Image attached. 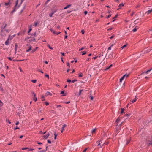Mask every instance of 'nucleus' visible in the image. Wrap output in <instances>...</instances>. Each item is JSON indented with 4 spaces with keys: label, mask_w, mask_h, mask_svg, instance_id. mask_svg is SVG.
<instances>
[{
    "label": "nucleus",
    "mask_w": 152,
    "mask_h": 152,
    "mask_svg": "<svg viewBox=\"0 0 152 152\" xmlns=\"http://www.w3.org/2000/svg\"><path fill=\"white\" fill-rule=\"evenodd\" d=\"M130 114H126L125 115V116L128 117L130 116Z\"/></svg>",
    "instance_id": "a18cd8bd"
},
{
    "label": "nucleus",
    "mask_w": 152,
    "mask_h": 152,
    "mask_svg": "<svg viewBox=\"0 0 152 152\" xmlns=\"http://www.w3.org/2000/svg\"><path fill=\"white\" fill-rule=\"evenodd\" d=\"M56 10L52 12L51 13L49 14V16L50 17H52L53 15L56 12Z\"/></svg>",
    "instance_id": "1a4fd4ad"
},
{
    "label": "nucleus",
    "mask_w": 152,
    "mask_h": 152,
    "mask_svg": "<svg viewBox=\"0 0 152 152\" xmlns=\"http://www.w3.org/2000/svg\"><path fill=\"white\" fill-rule=\"evenodd\" d=\"M77 80L76 79H75L72 81V83H74L75 82L77 81Z\"/></svg>",
    "instance_id": "c03bdc74"
},
{
    "label": "nucleus",
    "mask_w": 152,
    "mask_h": 152,
    "mask_svg": "<svg viewBox=\"0 0 152 152\" xmlns=\"http://www.w3.org/2000/svg\"><path fill=\"white\" fill-rule=\"evenodd\" d=\"M47 142L49 144H51V142L50 140H47Z\"/></svg>",
    "instance_id": "a19ab883"
},
{
    "label": "nucleus",
    "mask_w": 152,
    "mask_h": 152,
    "mask_svg": "<svg viewBox=\"0 0 152 152\" xmlns=\"http://www.w3.org/2000/svg\"><path fill=\"white\" fill-rule=\"evenodd\" d=\"M125 75H124L120 79V82H121L122 80H123L124 78L125 77Z\"/></svg>",
    "instance_id": "0eeeda50"
},
{
    "label": "nucleus",
    "mask_w": 152,
    "mask_h": 152,
    "mask_svg": "<svg viewBox=\"0 0 152 152\" xmlns=\"http://www.w3.org/2000/svg\"><path fill=\"white\" fill-rule=\"evenodd\" d=\"M61 94H64L62 96H64L66 95V93H64V91H62L61 92Z\"/></svg>",
    "instance_id": "f8f14e48"
},
{
    "label": "nucleus",
    "mask_w": 152,
    "mask_h": 152,
    "mask_svg": "<svg viewBox=\"0 0 152 152\" xmlns=\"http://www.w3.org/2000/svg\"><path fill=\"white\" fill-rule=\"evenodd\" d=\"M38 48V47H36L35 49L33 50L32 51V53H34V52H35L36 50H37V49Z\"/></svg>",
    "instance_id": "dca6fc26"
},
{
    "label": "nucleus",
    "mask_w": 152,
    "mask_h": 152,
    "mask_svg": "<svg viewBox=\"0 0 152 152\" xmlns=\"http://www.w3.org/2000/svg\"><path fill=\"white\" fill-rule=\"evenodd\" d=\"M152 12V9L151 10H149L147 12H146V13H147L148 14H150V13H151V12Z\"/></svg>",
    "instance_id": "6ab92c4d"
},
{
    "label": "nucleus",
    "mask_w": 152,
    "mask_h": 152,
    "mask_svg": "<svg viewBox=\"0 0 152 152\" xmlns=\"http://www.w3.org/2000/svg\"><path fill=\"white\" fill-rule=\"evenodd\" d=\"M121 114L124 113V109L122 108H121Z\"/></svg>",
    "instance_id": "c756f323"
},
{
    "label": "nucleus",
    "mask_w": 152,
    "mask_h": 152,
    "mask_svg": "<svg viewBox=\"0 0 152 152\" xmlns=\"http://www.w3.org/2000/svg\"><path fill=\"white\" fill-rule=\"evenodd\" d=\"M140 7V4H139L136 6V8H138V7Z\"/></svg>",
    "instance_id": "de8ad7c7"
},
{
    "label": "nucleus",
    "mask_w": 152,
    "mask_h": 152,
    "mask_svg": "<svg viewBox=\"0 0 152 152\" xmlns=\"http://www.w3.org/2000/svg\"><path fill=\"white\" fill-rule=\"evenodd\" d=\"M49 133L48 134H47L46 135H44L43 136L44 138L45 139H46L49 136Z\"/></svg>",
    "instance_id": "2eb2a0df"
},
{
    "label": "nucleus",
    "mask_w": 152,
    "mask_h": 152,
    "mask_svg": "<svg viewBox=\"0 0 152 152\" xmlns=\"http://www.w3.org/2000/svg\"><path fill=\"white\" fill-rule=\"evenodd\" d=\"M78 76L79 77H82L83 76V75L82 74H80Z\"/></svg>",
    "instance_id": "e2e57ef3"
},
{
    "label": "nucleus",
    "mask_w": 152,
    "mask_h": 152,
    "mask_svg": "<svg viewBox=\"0 0 152 152\" xmlns=\"http://www.w3.org/2000/svg\"><path fill=\"white\" fill-rule=\"evenodd\" d=\"M151 70H152V69H150L148 70L147 71H146L144 72L141 74V75H142L144 74H147V73H148V72H149Z\"/></svg>",
    "instance_id": "39448f33"
},
{
    "label": "nucleus",
    "mask_w": 152,
    "mask_h": 152,
    "mask_svg": "<svg viewBox=\"0 0 152 152\" xmlns=\"http://www.w3.org/2000/svg\"><path fill=\"white\" fill-rule=\"evenodd\" d=\"M111 14H110L108 16H107L106 17V18H109L110 17H111Z\"/></svg>",
    "instance_id": "e433bc0d"
},
{
    "label": "nucleus",
    "mask_w": 152,
    "mask_h": 152,
    "mask_svg": "<svg viewBox=\"0 0 152 152\" xmlns=\"http://www.w3.org/2000/svg\"><path fill=\"white\" fill-rule=\"evenodd\" d=\"M29 149V148L26 147V148H23L22 149V150H24L28 149Z\"/></svg>",
    "instance_id": "f704fd0d"
},
{
    "label": "nucleus",
    "mask_w": 152,
    "mask_h": 152,
    "mask_svg": "<svg viewBox=\"0 0 152 152\" xmlns=\"http://www.w3.org/2000/svg\"><path fill=\"white\" fill-rule=\"evenodd\" d=\"M127 44H126V45H124L123 46H122V47H121V48L122 49H123L124 48H125L127 46Z\"/></svg>",
    "instance_id": "a878e982"
},
{
    "label": "nucleus",
    "mask_w": 152,
    "mask_h": 152,
    "mask_svg": "<svg viewBox=\"0 0 152 152\" xmlns=\"http://www.w3.org/2000/svg\"><path fill=\"white\" fill-rule=\"evenodd\" d=\"M32 94L33 95L34 97H35L36 94L34 92L32 93Z\"/></svg>",
    "instance_id": "680f3d73"
},
{
    "label": "nucleus",
    "mask_w": 152,
    "mask_h": 152,
    "mask_svg": "<svg viewBox=\"0 0 152 152\" xmlns=\"http://www.w3.org/2000/svg\"><path fill=\"white\" fill-rule=\"evenodd\" d=\"M120 120V118H117V119H116V122H117L118 123V122H119V121Z\"/></svg>",
    "instance_id": "7c9ffc66"
},
{
    "label": "nucleus",
    "mask_w": 152,
    "mask_h": 152,
    "mask_svg": "<svg viewBox=\"0 0 152 152\" xmlns=\"http://www.w3.org/2000/svg\"><path fill=\"white\" fill-rule=\"evenodd\" d=\"M96 128H95L94 129L92 130V133H94L95 132V131L96 130Z\"/></svg>",
    "instance_id": "393cba45"
},
{
    "label": "nucleus",
    "mask_w": 152,
    "mask_h": 152,
    "mask_svg": "<svg viewBox=\"0 0 152 152\" xmlns=\"http://www.w3.org/2000/svg\"><path fill=\"white\" fill-rule=\"evenodd\" d=\"M113 46V45L112 44V45H111V46L110 47H109V48H108V50H111V47Z\"/></svg>",
    "instance_id": "8fccbe9b"
},
{
    "label": "nucleus",
    "mask_w": 152,
    "mask_h": 152,
    "mask_svg": "<svg viewBox=\"0 0 152 152\" xmlns=\"http://www.w3.org/2000/svg\"><path fill=\"white\" fill-rule=\"evenodd\" d=\"M19 129V127H16V128H14V130H16L17 129Z\"/></svg>",
    "instance_id": "0e129e2a"
},
{
    "label": "nucleus",
    "mask_w": 152,
    "mask_h": 152,
    "mask_svg": "<svg viewBox=\"0 0 152 152\" xmlns=\"http://www.w3.org/2000/svg\"><path fill=\"white\" fill-rule=\"evenodd\" d=\"M5 44L6 45H8L9 44V42L6 41L5 42Z\"/></svg>",
    "instance_id": "b1692460"
},
{
    "label": "nucleus",
    "mask_w": 152,
    "mask_h": 152,
    "mask_svg": "<svg viewBox=\"0 0 152 152\" xmlns=\"http://www.w3.org/2000/svg\"><path fill=\"white\" fill-rule=\"evenodd\" d=\"M47 45L48 47L50 49H51V50L53 49V48H52L51 47L49 44H48Z\"/></svg>",
    "instance_id": "412c9836"
},
{
    "label": "nucleus",
    "mask_w": 152,
    "mask_h": 152,
    "mask_svg": "<svg viewBox=\"0 0 152 152\" xmlns=\"http://www.w3.org/2000/svg\"><path fill=\"white\" fill-rule=\"evenodd\" d=\"M38 113H40V114L41 115L42 114L41 110H39Z\"/></svg>",
    "instance_id": "bf43d9fd"
},
{
    "label": "nucleus",
    "mask_w": 152,
    "mask_h": 152,
    "mask_svg": "<svg viewBox=\"0 0 152 152\" xmlns=\"http://www.w3.org/2000/svg\"><path fill=\"white\" fill-rule=\"evenodd\" d=\"M3 105V103H0V107H2Z\"/></svg>",
    "instance_id": "338daca9"
},
{
    "label": "nucleus",
    "mask_w": 152,
    "mask_h": 152,
    "mask_svg": "<svg viewBox=\"0 0 152 152\" xmlns=\"http://www.w3.org/2000/svg\"><path fill=\"white\" fill-rule=\"evenodd\" d=\"M45 76L47 77L48 79H49V75L48 74H46Z\"/></svg>",
    "instance_id": "37998d69"
},
{
    "label": "nucleus",
    "mask_w": 152,
    "mask_h": 152,
    "mask_svg": "<svg viewBox=\"0 0 152 152\" xmlns=\"http://www.w3.org/2000/svg\"><path fill=\"white\" fill-rule=\"evenodd\" d=\"M124 6V4L123 3H121L120 4H119V6H118V7H119V8L117 10H119V9H121V7H123Z\"/></svg>",
    "instance_id": "20e7f679"
},
{
    "label": "nucleus",
    "mask_w": 152,
    "mask_h": 152,
    "mask_svg": "<svg viewBox=\"0 0 152 152\" xmlns=\"http://www.w3.org/2000/svg\"><path fill=\"white\" fill-rule=\"evenodd\" d=\"M45 105H47H47H48L49 104V103H48V102H45Z\"/></svg>",
    "instance_id": "49530a36"
},
{
    "label": "nucleus",
    "mask_w": 152,
    "mask_h": 152,
    "mask_svg": "<svg viewBox=\"0 0 152 152\" xmlns=\"http://www.w3.org/2000/svg\"><path fill=\"white\" fill-rule=\"evenodd\" d=\"M9 3H10L9 2H8L7 3H5V5L7 6V5H9Z\"/></svg>",
    "instance_id": "864d4df0"
},
{
    "label": "nucleus",
    "mask_w": 152,
    "mask_h": 152,
    "mask_svg": "<svg viewBox=\"0 0 152 152\" xmlns=\"http://www.w3.org/2000/svg\"><path fill=\"white\" fill-rule=\"evenodd\" d=\"M32 30V28H31V27H30V28H29V31H28V34H29V32H30V31Z\"/></svg>",
    "instance_id": "4c0bfd02"
},
{
    "label": "nucleus",
    "mask_w": 152,
    "mask_h": 152,
    "mask_svg": "<svg viewBox=\"0 0 152 152\" xmlns=\"http://www.w3.org/2000/svg\"><path fill=\"white\" fill-rule=\"evenodd\" d=\"M137 98L136 97V96L135 99H133V100H132L131 101V102H132V103H134V102H136V101L137 100Z\"/></svg>",
    "instance_id": "9b49d317"
},
{
    "label": "nucleus",
    "mask_w": 152,
    "mask_h": 152,
    "mask_svg": "<svg viewBox=\"0 0 152 152\" xmlns=\"http://www.w3.org/2000/svg\"><path fill=\"white\" fill-rule=\"evenodd\" d=\"M31 82L34 83H35L36 82L37 80H31Z\"/></svg>",
    "instance_id": "c9c22d12"
},
{
    "label": "nucleus",
    "mask_w": 152,
    "mask_h": 152,
    "mask_svg": "<svg viewBox=\"0 0 152 152\" xmlns=\"http://www.w3.org/2000/svg\"><path fill=\"white\" fill-rule=\"evenodd\" d=\"M17 47H18V46L17 45V44H16L15 45V53H16V51L17 50Z\"/></svg>",
    "instance_id": "473e14b6"
},
{
    "label": "nucleus",
    "mask_w": 152,
    "mask_h": 152,
    "mask_svg": "<svg viewBox=\"0 0 152 152\" xmlns=\"http://www.w3.org/2000/svg\"><path fill=\"white\" fill-rule=\"evenodd\" d=\"M31 39H30L29 40V42H31L33 41H35V40H36V39L34 38H31Z\"/></svg>",
    "instance_id": "9d476101"
},
{
    "label": "nucleus",
    "mask_w": 152,
    "mask_h": 152,
    "mask_svg": "<svg viewBox=\"0 0 152 152\" xmlns=\"http://www.w3.org/2000/svg\"><path fill=\"white\" fill-rule=\"evenodd\" d=\"M0 90L3 91H4L2 87L1 86H0Z\"/></svg>",
    "instance_id": "cd10ccee"
},
{
    "label": "nucleus",
    "mask_w": 152,
    "mask_h": 152,
    "mask_svg": "<svg viewBox=\"0 0 152 152\" xmlns=\"http://www.w3.org/2000/svg\"><path fill=\"white\" fill-rule=\"evenodd\" d=\"M58 134H56V132H54V139H56V137L58 136Z\"/></svg>",
    "instance_id": "a211bd4d"
},
{
    "label": "nucleus",
    "mask_w": 152,
    "mask_h": 152,
    "mask_svg": "<svg viewBox=\"0 0 152 152\" xmlns=\"http://www.w3.org/2000/svg\"><path fill=\"white\" fill-rule=\"evenodd\" d=\"M67 82H69V83H70V82H72V81H71L69 79H68L67 80Z\"/></svg>",
    "instance_id": "603ef678"
},
{
    "label": "nucleus",
    "mask_w": 152,
    "mask_h": 152,
    "mask_svg": "<svg viewBox=\"0 0 152 152\" xmlns=\"http://www.w3.org/2000/svg\"><path fill=\"white\" fill-rule=\"evenodd\" d=\"M148 141L150 142L148 144V145L149 146L151 145H152V142H151V141L148 140Z\"/></svg>",
    "instance_id": "4be33fe9"
},
{
    "label": "nucleus",
    "mask_w": 152,
    "mask_h": 152,
    "mask_svg": "<svg viewBox=\"0 0 152 152\" xmlns=\"http://www.w3.org/2000/svg\"><path fill=\"white\" fill-rule=\"evenodd\" d=\"M118 16V15H116L115 17H113V19H115V18H116Z\"/></svg>",
    "instance_id": "13d9d810"
},
{
    "label": "nucleus",
    "mask_w": 152,
    "mask_h": 152,
    "mask_svg": "<svg viewBox=\"0 0 152 152\" xmlns=\"http://www.w3.org/2000/svg\"><path fill=\"white\" fill-rule=\"evenodd\" d=\"M66 126V124H64L63 125L62 127L61 128V129L62 130H64V128Z\"/></svg>",
    "instance_id": "f3484780"
},
{
    "label": "nucleus",
    "mask_w": 152,
    "mask_h": 152,
    "mask_svg": "<svg viewBox=\"0 0 152 152\" xmlns=\"http://www.w3.org/2000/svg\"><path fill=\"white\" fill-rule=\"evenodd\" d=\"M87 148H86L83 151V152H86L87 150Z\"/></svg>",
    "instance_id": "69168bd1"
},
{
    "label": "nucleus",
    "mask_w": 152,
    "mask_h": 152,
    "mask_svg": "<svg viewBox=\"0 0 152 152\" xmlns=\"http://www.w3.org/2000/svg\"><path fill=\"white\" fill-rule=\"evenodd\" d=\"M88 13V12L87 11H85L84 12V14H85V15H86L87 14V13Z\"/></svg>",
    "instance_id": "774afa93"
},
{
    "label": "nucleus",
    "mask_w": 152,
    "mask_h": 152,
    "mask_svg": "<svg viewBox=\"0 0 152 152\" xmlns=\"http://www.w3.org/2000/svg\"><path fill=\"white\" fill-rule=\"evenodd\" d=\"M6 121L7 122H8L9 124H10L11 123V122L9 120H8L7 119L6 120Z\"/></svg>",
    "instance_id": "09e8293b"
},
{
    "label": "nucleus",
    "mask_w": 152,
    "mask_h": 152,
    "mask_svg": "<svg viewBox=\"0 0 152 152\" xmlns=\"http://www.w3.org/2000/svg\"><path fill=\"white\" fill-rule=\"evenodd\" d=\"M23 0H21L20 3L18 5V0H16V2L15 7H13V10L11 12V14L13 13L15 11L16 9L18 8L20 6L21 4L22 3Z\"/></svg>",
    "instance_id": "f257e3e1"
},
{
    "label": "nucleus",
    "mask_w": 152,
    "mask_h": 152,
    "mask_svg": "<svg viewBox=\"0 0 152 152\" xmlns=\"http://www.w3.org/2000/svg\"><path fill=\"white\" fill-rule=\"evenodd\" d=\"M120 83H121L120 84V87H121L123 88L124 86L125 83H121V82Z\"/></svg>",
    "instance_id": "6e6552de"
},
{
    "label": "nucleus",
    "mask_w": 152,
    "mask_h": 152,
    "mask_svg": "<svg viewBox=\"0 0 152 152\" xmlns=\"http://www.w3.org/2000/svg\"><path fill=\"white\" fill-rule=\"evenodd\" d=\"M50 31L51 32H53V34H56V33L55 31H54L53 30H52V29H50Z\"/></svg>",
    "instance_id": "2f4dec72"
},
{
    "label": "nucleus",
    "mask_w": 152,
    "mask_h": 152,
    "mask_svg": "<svg viewBox=\"0 0 152 152\" xmlns=\"http://www.w3.org/2000/svg\"><path fill=\"white\" fill-rule=\"evenodd\" d=\"M71 6V4H69L67 6H66V7H65L64 9H63L64 10H65V9H66L68 8H69V7H70V6Z\"/></svg>",
    "instance_id": "ddd939ff"
},
{
    "label": "nucleus",
    "mask_w": 152,
    "mask_h": 152,
    "mask_svg": "<svg viewBox=\"0 0 152 152\" xmlns=\"http://www.w3.org/2000/svg\"><path fill=\"white\" fill-rule=\"evenodd\" d=\"M137 30V29L135 28L134 29H133V30H132V31L135 32H136V31Z\"/></svg>",
    "instance_id": "58836bf2"
},
{
    "label": "nucleus",
    "mask_w": 152,
    "mask_h": 152,
    "mask_svg": "<svg viewBox=\"0 0 152 152\" xmlns=\"http://www.w3.org/2000/svg\"><path fill=\"white\" fill-rule=\"evenodd\" d=\"M60 53L63 56H65L64 53L61 52Z\"/></svg>",
    "instance_id": "4d7b16f0"
},
{
    "label": "nucleus",
    "mask_w": 152,
    "mask_h": 152,
    "mask_svg": "<svg viewBox=\"0 0 152 152\" xmlns=\"http://www.w3.org/2000/svg\"><path fill=\"white\" fill-rule=\"evenodd\" d=\"M81 32L82 34H84V31L83 30H82L81 31Z\"/></svg>",
    "instance_id": "5fc2aeb1"
},
{
    "label": "nucleus",
    "mask_w": 152,
    "mask_h": 152,
    "mask_svg": "<svg viewBox=\"0 0 152 152\" xmlns=\"http://www.w3.org/2000/svg\"><path fill=\"white\" fill-rule=\"evenodd\" d=\"M109 68H110V67H107L104 70L105 71H106V70H108V69H109Z\"/></svg>",
    "instance_id": "6e6d98bb"
},
{
    "label": "nucleus",
    "mask_w": 152,
    "mask_h": 152,
    "mask_svg": "<svg viewBox=\"0 0 152 152\" xmlns=\"http://www.w3.org/2000/svg\"><path fill=\"white\" fill-rule=\"evenodd\" d=\"M84 48H84V47H82V48L79 49V51H80L82 50H83Z\"/></svg>",
    "instance_id": "ea45409f"
},
{
    "label": "nucleus",
    "mask_w": 152,
    "mask_h": 152,
    "mask_svg": "<svg viewBox=\"0 0 152 152\" xmlns=\"http://www.w3.org/2000/svg\"><path fill=\"white\" fill-rule=\"evenodd\" d=\"M98 56H95V57H93V58H92V59H93L95 60V59H96V58H98Z\"/></svg>",
    "instance_id": "79ce46f5"
},
{
    "label": "nucleus",
    "mask_w": 152,
    "mask_h": 152,
    "mask_svg": "<svg viewBox=\"0 0 152 152\" xmlns=\"http://www.w3.org/2000/svg\"><path fill=\"white\" fill-rule=\"evenodd\" d=\"M52 94L50 92L47 91L45 94V96H47L48 95H50V96H52Z\"/></svg>",
    "instance_id": "7ed1b4c3"
},
{
    "label": "nucleus",
    "mask_w": 152,
    "mask_h": 152,
    "mask_svg": "<svg viewBox=\"0 0 152 152\" xmlns=\"http://www.w3.org/2000/svg\"><path fill=\"white\" fill-rule=\"evenodd\" d=\"M33 100L35 102L37 100V97H34V98H33Z\"/></svg>",
    "instance_id": "c85d7f7f"
},
{
    "label": "nucleus",
    "mask_w": 152,
    "mask_h": 152,
    "mask_svg": "<svg viewBox=\"0 0 152 152\" xmlns=\"http://www.w3.org/2000/svg\"><path fill=\"white\" fill-rule=\"evenodd\" d=\"M82 55H84L86 54V52H85V51L82 52Z\"/></svg>",
    "instance_id": "72a5a7b5"
},
{
    "label": "nucleus",
    "mask_w": 152,
    "mask_h": 152,
    "mask_svg": "<svg viewBox=\"0 0 152 152\" xmlns=\"http://www.w3.org/2000/svg\"><path fill=\"white\" fill-rule=\"evenodd\" d=\"M10 35H9V37H8V39H7V41H8L9 42V40H10Z\"/></svg>",
    "instance_id": "3c124183"
},
{
    "label": "nucleus",
    "mask_w": 152,
    "mask_h": 152,
    "mask_svg": "<svg viewBox=\"0 0 152 152\" xmlns=\"http://www.w3.org/2000/svg\"><path fill=\"white\" fill-rule=\"evenodd\" d=\"M4 31L6 33H9V31L8 29H4Z\"/></svg>",
    "instance_id": "5701e85b"
},
{
    "label": "nucleus",
    "mask_w": 152,
    "mask_h": 152,
    "mask_svg": "<svg viewBox=\"0 0 152 152\" xmlns=\"http://www.w3.org/2000/svg\"><path fill=\"white\" fill-rule=\"evenodd\" d=\"M83 91H84V90H83V89L80 90V91L79 92L78 95L80 96L81 94V92Z\"/></svg>",
    "instance_id": "bb28decb"
},
{
    "label": "nucleus",
    "mask_w": 152,
    "mask_h": 152,
    "mask_svg": "<svg viewBox=\"0 0 152 152\" xmlns=\"http://www.w3.org/2000/svg\"><path fill=\"white\" fill-rule=\"evenodd\" d=\"M31 48H32V47H31V46L30 45L29 46V49H28L27 50H26V52H29L31 49Z\"/></svg>",
    "instance_id": "4468645a"
},
{
    "label": "nucleus",
    "mask_w": 152,
    "mask_h": 152,
    "mask_svg": "<svg viewBox=\"0 0 152 152\" xmlns=\"http://www.w3.org/2000/svg\"><path fill=\"white\" fill-rule=\"evenodd\" d=\"M1 35L3 37H5L6 35V33L4 32V30L1 29Z\"/></svg>",
    "instance_id": "f03ea898"
},
{
    "label": "nucleus",
    "mask_w": 152,
    "mask_h": 152,
    "mask_svg": "<svg viewBox=\"0 0 152 152\" xmlns=\"http://www.w3.org/2000/svg\"><path fill=\"white\" fill-rule=\"evenodd\" d=\"M127 142L126 143V145H127L130 142V139H128L126 140Z\"/></svg>",
    "instance_id": "aec40b11"
},
{
    "label": "nucleus",
    "mask_w": 152,
    "mask_h": 152,
    "mask_svg": "<svg viewBox=\"0 0 152 152\" xmlns=\"http://www.w3.org/2000/svg\"><path fill=\"white\" fill-rule=\"evenodd\" d=\"M8 58L11 61L12 60V59L11 57H8Z\"/></svg>",
    "instance_id": "052dcab7"
},
{
    "label": "nucleus",
    "mask_w": 152,
    "mask_h": 152,
    "mask_svg": "<svg viewBox=\"0 0 152 152\" xmlns=\"http://www.w3.org/2000/svg\"><path fill=\"white\" fill-rule=\"evenodd\" d=\"M3 25L5 24V25L4 26H2L1 28V29L4 30L5 28L6 27V26L7 24H5V22H4L3 23Z\"/></svg>",
    "instance_id": "423d86ee"
}]
</instances>
